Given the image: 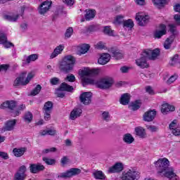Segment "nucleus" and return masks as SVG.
<instances>
[{
    "label": "nucleus",
    "mask_w": 180,
    "mask_h": 180,
    "mask_svg": "<svg viewBox=\"0 0 180 180\" xmlns=\"http://www.w3.org/2000/svg\"><path fill=\"white\" fill-rule=\"evenodd\" d=\"M37 58H38L37 54H32L27 57L26 63H27V64H30V63H32V61H36V60H37Z\"/></svg>",
    "instance_id": "obj_38"
},
{
    "label": "nucleus",
    "mask_w": 180,
    "mask_h": 180,
    "mask_svg": "<svg viewBox=\"0 0 180 180\" xmlns=\"http://www.w3.org/2000/svg\"><path fill=\"white\" fill-rule=\"evenodd\" d=\"M64 49H65L64 44H60L59 46H57L53 50V53L51 54L50 58L53 60V58H56V57L60 56V54L64 51Z\"/></svg>",
    "instance_id": "obj_16"
},
{
    "label": "nucleus",
    "mask_w": 180,
    "mask_h": 180,
    "mask_svg": "<svg viewBox=\"0 0 180 180\" xmlns=\"http://www.w3.org/2000/svg\"><path fill=\"white\" fill-rule=\"evenodd\" d=\"M24 120L25 122H27L28 123H30L32 120H33V114L30 112H27L24 115Z\"/></svg>",
    "instance_id": "obj_39"
},
{
    "label": "nucleus",
    "mask_w": 180,
    "mask_h": 180,
    "mask_svg": "<svg viewBox=\"0 0 180 180\" xmlns=\"http://www.w3.org/2000/svg\"><path fill=\"white\" fill-rule=\"evenodd\" d=\"M178 79V75H174L171 76L167 81V85H171V84L175 82V81H176V79Z\"/></svg>",
    "instance_id": "obj_47"
},
{
    "label": "nucleus",
    "mask_w": 180,
    "mask_h": 180,
    "mask_svg": "<svg viewBox=\"0 0 180 180\" xmlns=\"http://www.w3.org/2000/svg\"><path fill=\"white\" fill-rule=\"evenodd\" d=\"M63 91L60 90V89H58V92H56L58 98H64L65 96V94Z\"/></svg>",
    "instance_id": "obj_54"
},
{
    "label": "nucleus",
    "mask_w": 180,
    "mask_h": 180,
    "mask_svg": "<svg viewBox=\"0 0 180 180\" xmlns=\"http://www.w3.org/2000/svg\"><path fill=\"white\" fill-rule=\"evenodd\" d=\"M122 180H139L140 179V172L134 169L125 170L122 172Z\"/></svg>",
    "instance_id": "obj_5"
},
{
    "label": "nucleus",
    "mask_w": 180,
    "mask_h": 180,
    "mask_svg": "<svg viewBox=\"0 0 180 180\" xmlns=\"http://www.w3.org/2000/svg\"><path fill=\"white\" fill-rule=\"evenodd\" d=\"M174 9L175 12H179L180 13V4H176Z\"/></svg>",
    "instance_id": "obj_64"
},
{
    "label": "nucleus",
    "mask_w": 180,
    "mask_h": 180,
    "mask_svg": "<svg viewBox=\"0 0 180 180\" xmlns=\"http://www.w3.org/2000/svg\"><path fill=\"white\" fill-rule=\"evenodd\" d=\"M8 39L5 34H0V43L4 45L5 49H11V47H15V45L12 42H8Z\"/></svg>",
    "instance_id": "obj_17"
},
{
    "label": "nucleus",
    "mask_w": 180,
    "mask_h": 180,
    "mask_svg": "<svg viewBox=\"0 0 180 180\" xmlns=\"http://www.w3.org/2000/svg\"><path fill=\"white\" fill-rule=\"evenodd\" d=\"M172 134L174 136H180V127H177L176 128L172 130Z\"/></svg>",
    "instance_id": "obj_55"
},
{
    "label": "nucleus",
    "mask_w": 180,
    "mask_h": 180,
    "mask_svg": "<svg viewBox=\"0 0 180 180\" xmlns=\"http://www.w3.org/2000/svg\"><path fill=\"white\" fill-rule=\"evenodd\" d=\"M174 19L176 20V23L178 26H180V15L179 14H176L174 16Z\"/></svg>",
    "instance_id": "obj_58"
},
{
    "label": "nucleus",
    "mask_w": 180,
    "mask_h": 180,
    "mask_svg": "<svg viewBox=\"0 0 180 180\" xmlns=\"http://www.w3.org/2000/svg\"><path fill=\"white\" fill-rule=\"evenodd\" d=\"M52 4H53V1H51V0H46V1H44L39 6V13L41 15H44V13H46L47 11H49L50 8H51Z\"/></svg>",
    "instance_id": "obj_10"
},
{
    "label": "nucleus",
    "mask_w": 180,
    "mask_h": 180,
    "mask_svg": "<svg viewBox=\"0 0 180 180\" xmlns=\"http://www.w3.org/2000/svg\"><path fill=\"white\" fill-rule=\"evenodd\" d=\"M123 25L124 27H129L130 29L134 27V22H133V20H131V19L124 21Z\"/></svg>",
    "instance_id": "obj_44"
},
{
    "label": "nucleus",
    "mask_w": 180,
    "mask_h": 180,
    "mask_svg": "<svg viewBox=\"0 0 180 180\" xmlns=\"http://www.w3.org/2000/svg\"><path fill=\"white\" fill-rule=\"evenodd\" d=\"M153 4L159 8H162L167 4V0H153Z\"/></svg>",
    "instance_id": "obj_42"
},
{
    "label": "nucleus",
    "mask_w": 180,
    "mask_h": 180,
    "mask_svg": "<svg viewBox=\"0 0 180 180\" xmlns=\"http://www.w3.org/2000/svg\"><path fill=\"white\" fill-rule=\"evenodd\" d=\"M63 2L68 6H72L74 5V0H63Z\"/></svg>",
    "instance_id": "obj_61"
},
{
    "label": "nucleus",
    "mask_w": 180,
    "mask_h": 180,
    "mask_svg": "<svg viewBox=\"0 0 180 180\" xmlns=\"http://www.w3.org/2000/svg\"><path fill=\"white\" fill-rule=\"evenodd\" d=\"M159 27L160 30H157L154 32L155 39H161L162 36L167 34V26L165 25L161 24Z\"/></svg>",
    "instance_id": "obj_14"
},
{
    "label": "nucleus",
    "mask_w": 180,
    "mask_h": 180,
    "mask_svg": "<svg viewBox=\"0 0 180 180\" xmlns=\"http://www.w3.org/2000/svg\"><path fill=\"white\" fill-rule=\"evenodd\" d=\"M14 180H25L26 178V166H21L14 176Z\"/></svg>",
    "instance_id": "obj_13"
},
{
    "label": "nucleus",
    "mask_w": 180,
    "mask_h": 180,
    "mask_svg": "<svg viewBox=\"0 0 180 180\" xmlns=\"http://www.w3.org/2000/svg\"><path fill=\"white\" fill-rule=\"evenodd\" d=\"M82 114V110L81 108H74L70 112V117L71 120H75L77 117H79Z\"/></svg>",
    "instance_id": "obj_24"
},
{
    "label": "nucleus",
    "mask_w": 180,
    "mask_h": 180,
    "mask_svg": "<svg viewBox=\"0 0 180 180\" xmlns=\"http://www.w3.org/2000/svg\"><path fill=\"white\" fill-rule=\"evenodd\" d=\"M74 90V88L72 86H70V84L63 82L60 84L59 87V91H66L67 92H72Z\"/></svg>",
    "instance_id": "obj_30"
},
{
    "label": "nucleus",
    "mask_w": 180,
    "mask_h": 180,
    "mask_svg": "<svg viewBox=\"0 0 180 180\" xmlns=\"http://www.w3.org/2000/svg\"><path fill=\"white\" fill-rule=\"evenodd\" d=\"M169 64L173 67H176V65H179L180 64L179 55L175 54L173 57H172L169 61Z\"/></svg>",
    "instance_id": "obj_31"
},
{
    "label": "nucleus",
    "mask_w": 180,
    "mask_h": 180,
    "mask_svg": "<svg viewBox=\"0 0 180 180\" xmlns=\"http://www.w3.org/2000/svg\"><path fill=\"white\" fill-rule=\"evenodd\" d=\"M140 102L139 101H136L134 103H131L129 107H131V110H139L140 109Z\"/></svg>",
    "instance_id": "obj_41"
},
{
    "label": "nucleus",
    "mask_w": 180,
    "mask_h": 180,
    "mask_svg": "<svg viewBox=\"0 0 180 180\" xmlns=\"http://www.w3.org/2000/svg\"><path fill=\"white\" fill-rule=\"evenodd\" d=\"M30 169L32 174H37L40 171H44V166L40 163L32 164L30 166Z\"/></svg>",
    "instance_id": "obj_18"
},
{
    "label": "nucleus",
    "mask_w": 180,
    "mask_h": 180,
    "mask_svg": "<svg viewBox=\"0 0 180 180\" xmlns=\"http://www.w3.org/2000/svg\"><path fill=\"white\" fill-rule=\"evenodd\" d=\"M121 171H123V165L122 163H116L108 169L110 174H115L116 172H120Z\"/></svg>",
    "instance_id": "obj_21"
},
{
    "label": "nucleus",
    "mask_w": 180,
    "mask_h": 180,
    "mask_svg": "<svg viewBox=\"0 0 180 180\" xmlns=\"http://www.w3.org/2000/svg\"><path fill=\"white\" fill-rule=\"evenodd\" d=\"M115 31L112 30V29H110V27L109 26H105L104 27L103 29V33L105 34H108V36H115Z\"/></svg>",
    "instance_id": "obj_37"
},
{
    "label": "nucleus",
    "mask_w": 180,
    "mask_h": 180,
    "mask_svg": "<svg viewBox=\"0 0 180 180\" xmlns=\"http://www.w3.org/2000/svg\"><path fill=\"white\" fill-rule=\"evenodd\" d=\"M79 174H81V169L78 168H72L67 172L59 174L58 178H71V176H75V175H79Z\"/></svg>",
    "instance_id": "obj_7"
},
{
    "label": "nucleus",
    "mask_w": 180,
    "mask_h": 180,
    "mask_svg": "<svg viewBox=\"0 0 180 180\" xmlns=\"http://www.w3.org/2000/svg\"><path fill=\"white\" fill-rule=\"evenodd\" d=\"M53 104L51 101H47L44 103L43 112L44 120H46V122L51 119V110H53Z\"/></svg>",
    "instance_id": "obj_6"
},
{
    "label": "nucleus",
    "mask_w": 180,
    "mask_h": 180,
    "mask_svg": "<svg viewBox=\"0 0 180 180\" xmlns=\"http://www.w3.org/2000/svg\"><path fill=\"white\" fill-rule=\"evenodd\" d=\"M9 68L8 65H0V72L1 71H6Z\"/></svg>",
    "instance_id": "obj_60"
},
{
    "label": "nucleus",
    "mask_w": 180,
    "mask_h": 180,
    "mask_svg": "<svg viewBox=\"0 0 180 180\" xmlns=\"http://www.w3.org/2000/svg\"><path fill=\"white\" fill-rule=\"evenodd\" d=\"M174 110H175V107L173 105H171L167 103L162 105L161 112L163 113V115L168 113V112H174Z\"/></svg>",
    "instance_id": "obj_26"
},
{
    "label": "nucleus",
    "mask_w": 180,
    "mask_h": 180,
    "mask_svg": "<svg viewBox=\"0 0 180 180\" xmlns=\"http://www.w3.org/2000/svg\"><path fill=\"white\" fill-rule=\"evenodd\" d=\"M135 2L137 5H146V0H135Z\"/></svg>",
    "instance_id": "obj_63"
},
{
    "label": "nucleus",
    "mask_w": 180,
    "mask_h": 180,
    "mask_svg": "<svg viewBox=\"0 0 180 180\" xmlns=\"http://www.w3.org/2000/svg\"><path fill=\"white\" fill-rule=\"evenodd\" d=\"M0 108L1 109H6V108H8V109H11V110H13V109L16 108V102L13 101H6L1 105Z\"/></svg>",
    "instance_id": "obj_23"
},
{
    "label": "nucleus",
    "mask_w": 180,
    "mask_h": 180,
    "mask_svg": "<svg viewBox=\"0 0 180 180\" xmlns=\"http://www.w3.org/2000/svg\"><path fill=\"white\" fill-rule=\"evenodd\" d=\"M16 126V120H8L5 123L4 127V131H12Z\"/></svg>",
    "instance_id": "obj_20"
},
{
    "label": "nucleus",
    "mask_w": 180,
    "mask_h": 180,
    "mask_svg": "<svg viewBox=\"0 0 180 180\" xmlns=\"http://www.w3.org/2000/svg\"><path fill=\"white\" fill-rule=\"evenodd\" d=\"M123 15H117L115 18V20H114L113 23L115 25H121V23H124V20Z\"/></svg>",
    "instance_id": "obj_43"
},
{
    "label": "nucleus",
    "mask_w": 180,
    "mask_h": 180,
    "mask_svg": "<svg viewBox=\"0 0 180 180\" xmlns=\"http://www.w3.org/2000/svg\"><path fill=\"white\" fill-rule=\"evenodd\" d=\"M157 115V111L153 110H149L144 113L143 115V120L145 122H153L154 119H155V116Z\"/></svg>",
    "instance_id": "obj_15"
},
{
    "label": "nucleus",
    "mask_w": 180,
    "mask_h": 180,
    "mask_svg": "<svg viewBox=\"0 0 180 180\" xmlns=\"http://www.w3.org/2000/svg\"><path fill=\"white\" fill-rule=\"evenodd\" d=\"M60 82V79L57 77H53L51 79V84L52 85H57Z\"/></svg>",
    "instance_id": "obj_56"
},
{
    "label": "nucleus",
    "mask_w": 180,
    "mask_h": 180,
    "mask_svg": "<svg viewBox=\"0 0 180 180\" xmlns=\"http://www.w3.org/2000/svg\"><path fill=\"white\" fill-rule=\"evenodd\" d=\"M123 141L126 144H131L134 141V138L131 134H127L123 136Z\"/></svg>",
    "instance_id": "obj_34"
},
{
    "label": "nucleus",
    "mask_w": 180,
    "mask_h": 180,
    "mask_svg": "<svg viewBox=\"0 0 180 180\" xmlns=\"http://www.w3.org/2000/svg\"><path fill=\"white\" fill-rule=\"evenodd\" d=\"M91 46H89V44H84L82 45L80 47L79 51L77 53L79 56H81L82 54H85V53H87L89 50Z\"/></svg>",
    "instance_id": "obj_36"
},
{
    "label": "nucleus",
    "mask_w": 180,
    "mask_h": 180,
    "mask_svg": "<svg viewBox=\"0 0 180 180\" xmlns=\"http://www.w3.org/2000/svg\"><path fill=\"white\" fill-rule=\"evenodd\" d=\"M150 16L144 15L143 13H138L136 15V20L139 26H146L148 23Z\"/></svg>",
    "instance_id": "obj_9"
},
{
    "label": "nucleus",
    "mask_w": 180,
    "mask_h": 180,
    "mask_svg": "<svg viewBox=\"0 0 180 180\" xmlns=\"http://www.w3.org/2000/svg\"><path fill=\"white\" fill-rule=\"evenodd\" d=\"M111 54L115 60H122L123 58V53L119 50L111 49Z\"/></svg>",
    "instance_id": "obj_32"
},
{
    "label": "nucleus",
    "mask_w": 180,
    "mask_h": 180,
    "mask_svg": "<svg viewBox=\"0 0 180 180\" xmlns=\"http://www.w3.org/2000/svg\"><path fill=\"white\" fill-rule=\"evenodd\" d=\"M178 127L176 125V120L172 121V122L169 124L170 130H174V129H176Z\"/></svg>",
    "instance_id": "obj_53"
},
{
    "label": "nucleus",
    "mask_w": 180,
    "mask_h": 180,
    "mask_svg": "<svg viewBox=\"0 0 180 180\" xmlns=\"http://www.w3.org/2000/svg\"><path fill=\"white\" fill-rule=\"evenodd\" d=\"M98 74H99V70L98 69L82 70L81 75L82 77V81L83 82V86L95 84L96 87L100 88V89H109V88L113 85V79L111 77H103L97 82L89 78V77H94V75H98Z\"/></svg>",
    "instance_id": "obj_1"
},
{
    "label": "nucleus",
    "mask_w": 180,
    "mask_h": 180,
    "mask_svg": "<svg viewBox=\"0 0 180 180\" xmlns=\"http://www.w3.org/2000/svg\"><path fill=\"white\" fill-rule=\"evenodd\" d=\"M67 81L69 82H75V76L74 75H68L65 78Z\"/></svg>",
    "instance_id": "obj_50"
},
{
    "label": "nucleus",
    "mask_w": 180,
    "mask_h": 180,
    "mask_svg": "<svg viewBox=\"0 0 180 180\" xmlns=\"http://www.w3.org/2000/svg\"><path fill=\"white\" fill-rule=\"evenodd\" d=\"M73 32H74V29H72V27L68 28L65 34V37L66 39H70V37L72 36Z\"/></svg>",
    "instance_id": "obj_46"
},
{
    "label": "nucleus",
    "mask_w": 180,
    "mask_h": 180,
    "mask_svg": "<svg viewBox=\"0 0 180 180\" xmlns=\"http://www.w3.org/2000/svg\"><path fill=\"white\" fill-rule=\"evenodd\" d=\"M160 49H155L154 50H151V49H145L143 51V54H145V56H146V57L148 58H149V60H157V57H158V56H160Z\"/></svg>",
    "instance_id": "obj_8"
},
{
    "label": "nucleus",
    "mask_w": 180,
    "mask_h": 180,
    "mask_svg": "<svg viewBox=\"0 0 180 180\" xmlns=\"http://www.w3.org/2000/svg\"><path fill=\"white\" fill-rule=\"evenodd\" d=\"M129 102H130V94H124L120 98V103L122 105H129Z\"/></svg>",
    "instance_id": "obj_33"
},
{
    "label": "nucleus",
    "mask_w": 180,
    "mask_h": 180,
    "mask_svg": "<svg viewBox=\"0 0 180 180\" xmlns=\"http://www.w3.org/2000/svg\"><path fill=\"white\" fill-rule=\"evenodd\" d=\"M146 92L149 94L150 95H154V90H153V88H151L150 86H148L146 87Z\"/></svg>",
    "instance_id": "obj_59"
},
{
    "label": "nucleus",
    "mask_w": 180,
    "mask_h": 180,
    "mask_svg": "<svg viewBox=\"0 0 180 180\" xmlns=\"http://www.w3.org/2000/svg\"><path fill=\"white\" fill-rule=\"evenodd\" d=\"M103 119V120H105V122H108L109 119L110 118V116H109L108 112H103L102 113Z\"/></svg>",
    "instance_id": "obj_52"
},
{
    "label": "nucleus",
    "mask_w": 180,
    "mask_h": 180,
    "mask_svg": "<svg viewBox=\"0 0 180 180\" xmlns=\"http://www.w3.org/2000/svg\"><path fill=\"white\" fill-rule=\"evenodd\" d=\"M0 157L4 160H8L9 158V155L6 153L2 151H0Z\"/></svg>",
    "instance_id": "obj_57"
},
{
    "label": "nucleus",
    "mask_w": 180,
    "mask_h": 180,
    "mask_svg": "<svg viewBox=\"0 0 180 180\" xmlns=\"http://www.w3.org/2000/svg\"><path fill=\"white\" fill-rule=\"evenodd\" d=\"M27 151V148L20 147V148H14L13 149V154L15 157L19 158L24 155V154Z\"/></svg>",
    "instance_id": "obj_19"
},
{
    "label": "nucleus",
    "mask_w": 180,
    "mask_h": 180,
    "mask_svg": "<svg viewBox=\"0 0 180 180\" xmlns=\"http://www.w3.org/2000/svg\"><path fill=\"white\" fill-rule=\"evenodd\" d=\"M96 15V11L95 10H86V14L84 15V19L86 20H92L95 15Z\"/></svg>",
    "instance_id": "obj_28"
},
{
    "label": "nucleus",
    "mask_w": 180,
    "mask_h": 180,
    "mask_svg": "<svg viewBox=\"0 0 180 180\" xmlns=\"http://www.w3.org/2000/svg\"><path fill=\"white\" fill-rule=\"evenodd\" d=\"M41 91V86L40 84L37 85V86L31 91V95L32 96H36V95H39Z\"/></svg>",
    "instance_id": "obj_40"
},
{
    "label": "nucleus",
    "mask_w": 180,
    "mask_h": 180,
    "mask_svg": "<svg viewBox=\"0 0 180 180\" xmlns=\"http://www.w3.org/2000/svg\"><path fill=\"white\" fill-rule=\"evenodd\" d=\"M147 58H148L143 52L142 56L136 60V65L140 67V68H147V67H148V63H147Z\"/></svg>",
    "instance_id": "obj_12"
},
{
    "label": "nucleus",
    "mask_w": 180,
    "mask_h": 180,
    "mask_svg": "<svg viewBox=\"0 0 180 180\" xmlns=\"http://www.w3.org/2000/svg\"><path fill=\"white\" fill-rule=\"evenodd\" d=\"M19 16V14H6L4 15V19L8 22H17Z\"/></svg>",
    "instance_id": "obj_27"
},
{
    "label": "nucleus",
    "mask_w": 180,
    "mask_h": 180,
    "mask_svg": "<svg viewBox=\"0 0 180 180\" xmlns=\"http://www.w3.org/2000/svg\"><path fill=\"white\" fill-rule=\"evenodd\" d=\"M43 161H44L47 165H54V164H56V160L49 158H43Z\"/></svg>",
    "instance_id": "obj_45"
},
{
    "label": "nucleus",
    "mask_w": 180,
    "mask_h": 180,
    "mask_svg": "<svg viewBox=\"0 0 180 180\" xmlns=\"http://www.w3.org/2000/svg\"><path fill=\"white\" fill-rule=\"evenodd\" d=\"M109 61H110V55L109 53H103L98 60V64H101V65L108 64Z\"/></svg>",
    "instance_id": "obj_22"
},
{
    "label": "nucleus",
    "mask_w": 180,
    "mask_h": 180,
    "mask_svg": "<svg viewBox=\"0 0 180 180\" xmlns=\"http://www.w3.org/2000/svg\"><path fill=\"white\" fill-rule=\"evenodd\" d=\"M74 64H75V58L71 55L65 56L59 63V70L64 74H68L72 71Z\"/></svg>",
    "instance_id": "obj_3"
},
{
    "label": "nucleus",
    "mask_w": 180,
    "mask_h": 180,
    "mask_svg": "<svg viewBox=\"0 0 180 180\" xmlns=\"http://www.w3.org/2000/svg\"><path fill=\"white\" fill-rule=\"evenodd\" d=\"M56 151H57V148H46L42 150V154H49V153H56Z\"/></svg>",
    "instance_id": "obj_48"
},
{
    "label": "nucleus",
    "mask_w": 180,
    "mask_h": 180,
    "mask_svg": "<svg viewBox=\"0 0 180 180\" xmlns=\"http://www.w3.org/2000/svg\"><path fill=\"white\" fill-rule=\"evenodd\" d=\"M158 174H162L163 176L169 179V180H179V177L175 174L174 167H169V160L168 159L160 158L154 162Z\"/></svg>",
    "instance_id": "obj_2"
},
{
    "label": "nucleus",
    "mask_w": 180,
    "mask_h": 180,
    "mask_svg": "<svg viewBox=\"0 0 180 180\" xmlns=\"http://www.w3.org/2000/svg\"><path fill=\"white\" fill-rule=\"evenodd\" d=\"M135 132L136 136H139V137H141V139H144L147 136V134L146 133V129H144L141 127H138L135 128Z\"/></svg>",
    "instance_id": "obj_29"
},
{
    "label": "nucleus",
    "mask_w": 180,
    "mask_h": 180,
    "mask_svg": "<svg viewBox=\"0 0 180 180\" xmlns=\"http://www.w3.org/2000/svg\"><path fill=\"white\" fill-rule=\"evenodd\" d=\"M169 32H171L172 34H174V33H175V25L173 24H170L169 25Z\"/></svg>",
    "instance_id": "obj_62"
},
{
    "label": "nucleus",
    "mask_w": 180,
    "mask_h": 180,
    "mask_svg": "<svg viewBox=\"0 0 180 180\" xmlns=\"http://www.w3.org/2000/svg\"><path fill=\"white\" fill-rule=\"evenodd\" d=\"M26 72H22L19 77H17L13 83V86H20V85H27V84H29V82H30V79H32V78H33V77H34V75H33V73L30 72L28 74L27 78H26Z\"/></svg>",
    "instance_id": "obj_4"
},
{
    "label": "nucleus",
    "mask_w": 180,
    "mask_h": 180,
    "mask_svg": "<svg viewBox=\"0 0 180 180\" xmlns=\"http://www.w3.org/2000/svg\"><path fill=\"white\" fill-rule=\"evenodd\" d=\"M93 176H94L95 179H101L103 180L106 178L105 174L102 171H96L93 172Z\"/></svg>",
    "instance_id": "obj_35"
},
{
    "label": "nucleus",
    "mask_w": 180,
    "mask_h": 180,
    "mask_svg": "<svg viewBox=\"0 0 180 180\" xmlns=\"http://www.w3.org/2000/svg\"><path fill=\"white\" fill-rule=\"evenodd\" d=\"M92 99V93L91 92H84L79 96V101L83 105H89Z\"/></svg>",
    "instance_id": "obj_11"
},
{
    "label": "nucleus",
    "mask_w": 180,
    "mask_h": 180,
    "mask_svg": "<svg viewBox=\"0 0 180 180\" xmlns=\"http://www.w3.org/2000/svg\"><path fill=\"white\" fill-rule=\"evenodd\" d=\"M148 130L152 132L158 131V127L154 126V125H148L147 126Z\"/></svg>",
    "instance_id": "obj_49"
},
{
    "label": "nucleus",
    "mask_w": 180,
    "mask_h": 180,
    "mask_svg": "<svg viewBox=\"0 0 180 180\" xmlns=\"http://www.w3.org/2000/svg\"><path fill=\"white\" fill-rule=\"evenodd\" d=\"M95 49H97V50H103L105 49V44L103 42H98L95 45Z\"/></svg>",
    "instance_id": "obj_51"
},
{
    "label": "nucleus",
    "mask_w": 180,
    "mask_h": 180,
    "mask_svg": "<svg viewBox=\"0 0 180 180\" xmlns=\"http://www.w3.org/2000/svg\"><path fill=\"white\" fill-rule=\"evenodd\" d=\"M174 40H175V34H172L168 37L165 43H164V48L165 50H169L171 49V46L172 43H174Z\"/></svg>",
    "instance_id": "obj_25"
}]
</instances>
